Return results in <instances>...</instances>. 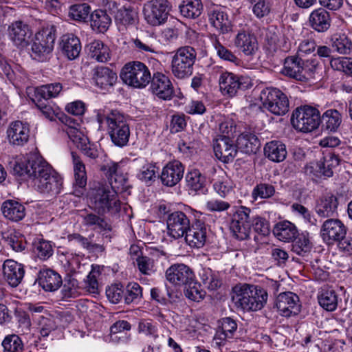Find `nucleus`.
I'll return each instance as SVG.
<instances>
[{"label":"nucleus","mask_w":352,"mask_h":352,"mask_svg":"<svg viewBox=\"0 0 352 352\" xmlns=\"http://www.w3.org/2000/svg\"><path fill=\"white\" fill-rule=\"evenodd\" d=\"M3 352H23L24 344L21 337L15 333L6 336L1 342Z\"/></svg>","instance_id":"49"},{"label":"nucleus","mask_w":352,"mask_h":352,"mask_svg":"<svg viewBox=\"0 0 352 352\" xmlns=\"http://www.w3.org/2000/svg\"><path fill=\"white\" fill-rule=\"evenodd\" d=\"M93 238L94 234L89 235L87 238L78 233H74L68 236L70 241H75L89 252H102L104 250V246L94 242Z\"/></svg>","instance_id":"44"},{"label":"nucleus","mask_w":352,"mask_h":352,"mask_svg":"<svg viewBox=\"0 0 352 352\" xmlns=\"http://www.w3.org/2000/svg\"><path fill=\"white\" fill-rule=\"evenodd\" d=\"M193 212L188 208L185 211H174L166 218L167 232L169 236L179 239L189 230Z\"/></svg>","instance_id":"12"},{"label":"nucleus","mask_w":352,"mask_h":352,"mask_svg":"<svg viewBox=\"0 0 352 352\" xmlns=\"http://www.w3.org/2000/svg\"><path fill=\"white\" fill-rule=\"evenodd\" d=\"M138 18V12L129 3L117 8V12L115 14V19L117 23L124 26L133 25L135 23Z\"/></svg>","instance_id":"40"},{"label":"nucleus","mask_w":352,"mask_h":352,"mask_svg":"<svg viewBox=\"0 0 352 352\" xmlns=\"http://www.w3.org/2000/svg\"><path fill=\"white\" fill-rule=\"evenodd\" d=\"M118 80L115 72L107 67H96L91 71V83L102 91H109Z\"/></svg>","instance_id":"18"},{"label":"nucleus","mask_w":352,"mask_h":352,"mask_svg":"<svg viewBox=\"0 0 352 352\" xmlns=\"http://www.w3.org/2000/svg\"><path fill=\"white\" fill-rule=\"evenodd\" d=\"M185 290V296L190 300L199 302L202 300L206 294L205 291L201 289V285L192 280V283H188Z\"/></svg>","instance_id":"63"},{"label":"nucleus","mask_w":352,"mask_h":352,"mask_svg":"<svg viewBox=\"0 0 352 352\" xmlns=\"http://www.w3.org/2000/svg\"><path fill=\"white\" fill-rule=\"evenodd\" d=\"M211 41L217 54L221 59L234 63L236 65H239L240 59L232 52L223 46L217 36H212Z\"/></svg>","instance_id":"48"},{"label":"nucleus","mask_w":352,"mask_h":352,"mask_svg":"<svg viewBox=\"0 0 352 352\" xmlns=\"http://www.w3.org/2000/svg\"><path fill=\"white\" fill-rule=\"evenodd\" d=\"M310 26L318 32H324L331 26V16L328 11L322 8L313 10L309 17Z\"/></svg>","instance_id":"29"},{"label":"nucleus","mask_w":352,"mask_h":352,"mask_svg":"<svg viewBox=\"0 0 352 352\" xmlns=\"http://www.w3.org/2000/svg\"><path fill=\"white\" fill-rule=\"evenodd\" d=\"M96 120L102 127L107 125V131L112 142L118 147L127 145L131 130L127 118L117 111H111L105 113L103 110H98L96 114Z\"/></svg>","instance_id":"4"},{"label":"nucleus","mask_w":352,"mask_h":352,"mask_svg":"<svg viewBox=\"0 0 352 352\" xmlns=\"http://www.w3.org/2000/svg\"><path fill=\"white\" fill-rule=\"evenodd\" d=\"M1 211L6 219L16 222L23 219L25 215V207L13 200L4 201L1 206Z\"/></svg>","instance_id":"37"},{"label":"nucleus","mask_w":352,"mask_h":352,"mask_svg":"<svg viewBox=\"0 0 352 352\" xmlns=\"http://www.w3.org/2000/svg\"><path fill=\"white\" fill-rule=\"evenodd\" d=\"M332 47L341 54H349L352 41L345 34H336L332 38Z\"/></svg>","instance_id":"52"},{"label":"nucleus","mask_w":352,"mask_h":352,"mask_svg":"<svg viewBox=\"0 0 352 352\" xmlns=\"http://www.w3.org/2000/svg\"><path fill=\"white\" fill-rule=\"evenodd\" d=\"M143 14L146 22L153 26L164 24L168 16L169 9L167 1H151L144 6Z\"/></svg>","instance_id":"13"},{"label":"nucleus","mask_w":352,"mask_h":352,"mask_svg":"<svg viewBox=\"0 0 352 352\" xmlns=\"http://www.w3.org/2000/svg\"><path fill=\"white\" fill-rule=\"evenodd\" d=\"M179 10L185 17L195 19L201 14L203 4L201 0H182Z\"/></svg>","instance_id":"46"},{"label":"nucleus","mask_w":352,"mask_h":352,"mask_svg":"<svg viewBox=\"0 0 352 352\" xmlns=\"http://www.w3.org/2000/svg\"><path fill=\"white\" fill-rule=\"evenodd\" d=\"M292 34V30L289 29L285 30L283 34L279 35L269 30L266 37L270 45H274V48H278L283 52H287L291 48Z\"/></svg>","instance_id":"36"},{"label":"nucleus","mask_w":352,"mask_h":352,"mask_svg":"<svg viewBox=\"0 0 352 352\" xmlns=\"http://www.w3.org/2000/svg\"><path fill=\"white\" fill-rule=\"evenodd\" d=\"M260 141L257 136L251 132L241 133L236 140V147L246 154L256 153L260 148Z\"/></svg>","instance_id":"35"},{"label":"nucleus","mask_w":352,"mask_h":352,"mask_svg":"<svg viewBox=\"0 0 352 352\" xmlns=\"http://www.w3.org/2000/svg\"><path fill=\"white\" fill-rule=\"evenodd\" d=\"M56 28L49 25L38 30L32 40V57L38 61H45L54 49Z\"/></svg>","instance_id":"6"},{"label":"nucleus","mask_w":352,"mask_h":352,"mask_svg":"<svg viewBox=\"0 0 352 352\" xmlns=\"http://www.w3.org/2000/svg\"><path fill=\"white\" fill-rule=\"evenodd\" d=\"M90 11L91 8L87 3H76L69 7V16L74 21L85 22Z\"/></svg>","instance_id":"54"},{"label":"nucleus","mask_w":352,"mask_h":352,"mask_svg":"<svg viewBox=\"0 0 352 352\" xmlns=\"http://www.w3.org/2000/svg\"><path fill=\"white\" fill-rule=\"evenodd\" d=\"M263 107L276 116L285 115L289 111V100L280 90L274 87L263 89L260 94Z\"/></svg>","instance_id":"10"},{"label":"nucleus","mask_w":352,"mask_h":352,"mask_svg":"<svg viewBox=\"0 0 352 352\" xmlns=\"http://www.w3.org/2000/svg\"><path fill=\"white\" fill-rule=\"evenodd\" d=\"M234 184L228 177H222L213 184L214 191L221 197H226L233 190Z\"/></svg>","instance_id":"58"},{"label":"nucleus","mask_w":352,"mask_h":352,"mask_svg":"<svg viewBox=\"0 0 352 352\" xmlns=\"http://www.w3.org/2000/svg\"><path fill=\"white\" fill-rule=\"evenodd\" d=\"M338 206L337 197L331 193H328L317 201L316 212L321 217H329L336 212Z\"/></svg>","instance_id":"32"},{"label":"nucleus","mask_w":352,"mask_h":352,"mask_svg":"<svg viewBox=\"0 0 352 352\" xmlns=\"http://www.w3.org/2000/svg\"><path fill=\"white\" fill-rule=\"evenodd\" d=\"M82 219L84 225L87 226L103 230H110V226L107 222L97 214L89 213L83 216Z\"/></svg>","instance_id":"61"},{"label":"nucleus","mask_w":352,"mask_h":352,"mask_svg":"<svg viewBox=\"0 0 352 352\" xmlns=\"http://www.w3.org/2000/svg\"><path fill=\"white\" fill-rule=\"evenodd\" d=\"M13 172L27 177L34 188L42 194L55 196L62 189V177L42 157L36 154L19 157Z\"/></svg>","instance_id":"1"},{"label":"nucleus","mask_w":352,"mask_h":352,"mask_svg":"<svg viewBox=\"0 0 352 352\" xmlns=\"http://www.w3.org/2000/svg\"><path fill=\"white\" fill-rule=\"evenodd\" d=\"M250 208L240 206L233 208L230 228L233 235L239 240H245L250 237L251 228L263 236L270 233V223L259 216L251 215Z\"/></svg>","instance_id":"2"},{"label":"nucleus","mask_w":352,"mask_h":352,"mask_svg":"<svg viewBox=\"0 0 352 352\" xmlns=\"http://www.w3.org/2000/svg\"><path fill=\"white\" fill-rule=\"evenodd\" d=\"M339 165L338 158L332 155L324 157L317 162L316 168L317 171L325 177H330L333 176V168Z\"/></svg>","instance_id":"47"},{"label":"nucleus","mask_w":352,"mask_h":352,"mask_svg":"<svg viewBox=\"0 0 352 352\" xmlns=\"http://www.w3.org/2000/svg\"><path fill=\"white\" fill-rule=\"evenodd\" d=\"M151 82V89L153 94L165 100L171 99L174 89L167 76L161 72H155Z\"/></svg>","instance_id":"20"},{"label":"nucleus","mask_w":352,"mask_h":352,"mask_svg":"<svg viewBox=\"0 0 352 352\" xmlns=\"http://www.w3.org/2000/svg\"><path fill=\"white\" fill-rule=\"evenodd\" d=\"M142 297V288L137 283H129L124 292V300L125 303H138Z\"/></svg>","instance_id":"56"},{"label":"nucleus","mask_w":352,"mask_h":352,"mask_svg":"<svg viewBox=\"0 0 352 352\" xmlns=\"http://www.w3.org/2000/svg\"><path fill=\"white\" fill-rule=\"evenodd\" d=\"M88 47L89 55L97 61L104 63L110 59L109 48L101 41L95 40L91 42Z\"/></svg>","instance_id":"42"},{"label":"nucleus","mask_w":352,"mask_h":352,"mask_svg":"<svg viewBox=\"0 0 352 352\" xmlns=\"http://www.w3.org/2000/svg\"><path fill=\"white\" fill-rule=\"evenodd\" d=\"M304 62L297 56H289L284 62L283 74L287 76L300 80Z\"/></svg>","instance_id":"41"},{"label":"nucleus","mask_w":352,"mask_h":352,"mask_svg":"<svg viewBox=\"0 0 352 352\" xmlns=\"http://www.w3.org/2000/svg\"><path fill=\"white\" fill-rule=\"evenodd\" d=\"M59 45L63 53L69 60L78 57L82 48L79 38L72 33L63 34L60 37Z\"/></svg>","instance_id":"26"},{"label":"nucleus","mask_w":352,"mask_h":352,"mask_svg":"<svg viewBox=\"0 0 352 352\" xmlns=\"http://www.w3.org/2000/svg\"><path fill=\"white\" fill-rule=\"evenodd\" d=\"M330 64L333 69L342 71L346 75L352 76V58H333L331 59Z\"/></svg>","instance_id":"60"},{"label":"nucleus","mask_w":352,"mask_h":352,"mask_svg":"<svg viewBox=\"0 0 352 352\" xmlns=\"http://www.w3.org/2000/svg\"><path fill=\"white\" fill-rule=\"evenodd\" d=\"M120 78L122 81L134 88L146 87L151 80V74L148 67L140 61H132L126 63L121 70Z\"/></svg>","instance_id":"7"},{"label":"nucleus","mask_w":352,"mask_h":352,"mask_svg":"<svg viewBox=\"0 0 352 352\" xmlns=\"http://www.w3.org/2000/svg\"><path fill=\"white\" fill-rule=\"evenodd\" d=\"M165 276L168 282L177 286L187 285L195 279L192 270L183 263H175L170 265L166 270Z\"/></svg>","instance_id":"17"},{"label":"nucleus","mask_w":352,"mask_h":352,"mask_svg":"<svg viewBox=\"0 0 352 352\" xmlns=\"http://www.w3.org/2000/svg\"><path fill=\"white\" fill-rule=\"evenodd\" d=\"M210 23L221 34L232 31V25L228 14L220 8H214L208 12Z\"/></svg>","instance_id":"28"},{"label":"nucleus","mask_w":352,"mask_h":352,"mask_svg":"<svg viewBox=\"0 0 352 352\" xmlns=\"http://www.w3.org/2000/svg\"><path fill=\"white\" fill-rule=\"evenodd\" d=\"M196 57L197 53L190 46L177 49L171 60V71L174 76L179 79L190 76L192 74Z\"/></svg>","instance_id":"8"},{"label":"nucleus","mask_w":352,"mask_h":352,"mask_svg":"<svg viewBox=\"0 0 352 352\" xmlns=\"http://www.w3.org/2000/svg\"><path fill=\"white\" fill-rule=\"evenodd\" d=\"M207 229L204 222L196 221L185 233V240L192 248H200L206 241Z\"/></svg>","instance_id":"24"},{"label":"nucleus","mask_w":352,"mask_h":352,"mask_svg":"<svg viewBox=\"0 0 352 352\" xmlns=\"http://www.w3.org/2000/svg\"><path fill=\"white\" fill-rule=\"evenodd\" d=\"M318 299L320 305L328 311H333L337 308L338 296L332 289L322 290Z\"/></svg>","instance_id":"51"},{"label":"nucleus","mask_w":352,"mask_h":352,"mask_svg":"<svg viewBox=\"0 0 352 352\" xmlns=\"http://www.w3.org/2000/svg\"><path fill=\"white\" fill-rule=\"evenodd\" d=\"M273 234L279 241L291 242L298 236V230L294 223L285 220L275 224L273 228Z\"/></svg>","instance_id":"30"},{"label":"nucleus","mask_w":352,"mask_h":352,"mask_svg":"<svg viewBox=\"0 0 352 352\" xmlns=\"http://www.w3.org/2000/svg\"><path fill=\"white\" fill-rule=\"evenodd\" d=\"M136 263L140 272L145 275H151L155 272L154 260L148 256H138Z\"/></svg>","instance_id":"64"},{"label":"nucleus","mask_w":352,"mask_h":352,"mask_svg":"<svg viewBox=\"0 0 352 352\" xmlns=\"http://www.w3.org/2000/svg\"><path fill=\"white\" fill-rule=\"evenodd\" d=\"M275 193L274 186L267 183L258 184L253 189L252 197L256 200L260 199H267L272 197Z\"/></svg>","instance_id":"62"},{"label":"nucleus","mask_w":352,"mask_h":352,"mask_svg":"<svg viewBox=\"0 0 352 352\" xmlns=\"http://www.w3.org/2000/svg\"><path fill=\"white\" fill-rule=\"evenodd\" d=\"M34 252L42 260H46L52 256L54 250L50 241L38 239L34 242Z\"/></svg>","instance_id":"57"},{"label":"nucleus","mask_w":352,"mask_h":352,"mask_svg":"<svg viewBox=\"0 0 352 352\" xmlns=\"http://www.w3.org/2000/svg\"><path fill=\"white\" fill-rule=\"evenodd\" d=\"M322 70V67L318 64L314 63H304L302 74L300 76V81H307L311 79L320 78L321 75L320 72Z\"/></svg>","instance_id":"59"},{"label":"nucleus","mask_w":352,"mask_h":352,"mask_svg":"<svg viewBox=\"0 0 352 352\" xmlns=\"http://www.w3.org/2000/svg\"><path fill=\"white\" fill-rule=\"evenodd\" d=\"M276 306L280 314L284 317L296 316L300 311L299 297L292 292L279 294L276 298Z\"/></svg>","instance_id":"16"},{"label":"nucleus","mask_w":352,"mask_h":352,"mask_svg":"<svg viewBox=\"0 0 352 352\" xmlns=\"http://www.w3.org/2000/svg\"><path fill=\"white\" fill-rule=\"evenodd\" d=\"M291 121L296 129L310 132L317 129L320 123V111L311 106L300 107L293 112Z\"/></svg>","instance_id":"9"},{"label":"nucleus","mask_w":352,"mask_h":352,"mask_svg":"<svg viewBox=\"0 0 352 352\" xmlns=\"http://www.w3.org/2000/svg\"><path fill=\"white\" fill-rule=\"evenodd\" d=\"M118 164L115 162H110L104 165L101 170L104 172L107 176L109 182L113 188L119 190L126 182L125 179L122 175H118Z\"/></svg>","instance_id":"43"},{"label":"nucleus","mask_w":352,"mask_h":352,"mask_svg":"<svg viewBox=\"0 0 352 352\" xmlns=\"http://www.w3.org/2000/svg\"><path fill=\"white\" fill-rule=\"evenodd\" d=\"M5 280L12 287H17L23 280L25 274L23 265L11 259L5 261L3 265Z\"/></svg>","instance_id":"22"},{"label":"nucleus","mask_w":352,"mask_h":352,"mask_svg":"<svg viewBox=\"0 0 352 352\" xmlns=\"http://www.w3.org/2000/svg\"><path fill=\"white\" fill-rule=\"evenodd\" d=\"M219 85L223 95L229 97L235 96L239 91L248 89L252 86L249 77L229 72H224L220 74Z\"/></svg>","instance_id":"11"},{"label":"nucleus","mask_w":352,"mask_h":352,"mask_svg":"<svg viewBox=\"0 0 352 352\" xmlns=\"http://www.w3.org/2000/svg\"><path fill=\"white\" fill-rule=\"evenodd\" d=\"M30 138V127L21 121H14L10 124L7 129V138L14 146H23Z\"/></svg>","instance_id":"21"},{"label":"nucleus","mask_w":352,"mask_h":352,"mask_svg":"<svg viewBox=\"0 0 352 352\" xmlns=\"http://www.w3.org/2000/svg\"><path fill=\"white\" fill-rule=\"evenodd\" d=\"M219 327L214 335L215 344L221 346L227 341L232 339L237 329V324L235 320L230 317L223 318L219 322Z\"/></svg>","instance_id":"25"},{"label":"nucleus","mask_w":352,"mask_h":352,"mask_svg":"<svg viewBox=\"0 0 352 352\" xmlns=\"http://www.w3.org/2000/svg\"><path fill=\"white\" fill-rule=\"evenodd\" d=\"M38 109L42 112L46 118L53 120L59 113V108L55 104H51L48 100H44L41 98L33 99Z\"/></svg>","instance_id":"53"},{"label":"nucleus","mask_w":352,"mask_h":352,"mask_svg":"<svg viewBox=\"0 0 352 352\" xmlns=\"http://www.w3.org/2000/svg\"><path fill=\"white\" fill-rule=\"evenodd\" d=\"M264 154L272 162H281L285 160L287 155L286 145L281 141L272 140L265 144Z\"/></svg>","instance_id":"33"},{"label":"nucleus","mask_w":352,"mask_h":352,"mask_svg":"<svg viewBox=\"0 0 352 352\" xmlns=\"http://www.w3.org/2000/svg\"><path fill=\"white\" fill-rule=\"evenodd\" d=\"M295 239L296 241L292 245V250L298 255L304 256L311 250L312 245L308 232L298 234Z\"/></svg>","instance_id":"55"},{"label":"nucleus","mask_w":352,"mask_h":352,"mask_svg":"<svg viewBox=\"0 0 352 352\" xmlns=\"http://www.w3.org/2000/svg\"><path fill=\"white\" fill-rule=\"evenodd\" d=\"M188 190L193 192H204L206 177L197 169L189 170L185 177Z\"/></svg>","instance_id":"39"},{"label":"nucleus","mask_w":352,"mask_h":352,"mask_svg":"<svg viewBox=\"0 0 352 352\" xmlns=\"http://www.w3.org/2000/svg\"><path fill=\"white\" fill-rule=\"evenodd\" d=\"M234 45L247 56L254 54L258 50L256 36L245 30H241L236 35Z\"/></svg>","instance_id":"27"},{"label":"nucleus","mask_w":352,"mask_h":352,"mask_svg":"<svg viewBox=\"0 0 352 352\" xmlns=\"http://www.w3.org/2000/svg\"><path fill=\"white\" fill-rule=\"evenodd\" d=\"M117 188L108 185L100 184L89 192L90 204L98 213L118 212L120 209V201L118 198Z\"/></svg>","instance_id":"5"},{"label":"nucleus","mask_w":352,"mask_h":352,"mask_svg":"<svg viewBox=\"0 0 352 352\" xmlns=\"http://www.w3.org/2000/svg\"><path fill=\"white\" fill-rule=\"evenodd\" d=\"M32 34L29 25L22 21L12 22L8 28L9 38L19 49H25L30 45Z\"/></svg>","instance_id":"15"},{"label":"nucleus","mask_w":352,"mask_h":352,"mask_svg":"<svg viewBox=\"0 0 352 352\" xmlns=\"http://www.w3.org/2000/svg\"><path fill=\"white\" fill-rule=\"evenodd\" d=\"M267 292L261 286L239 284L232 288V301L234 307L243 311L261 310L267 301Z\"/></svg>","instance_id":"3"},{"label":"nucleus","mask_w":352,"mask_h":352,"mask_svg":"<svg viewBox=\"0 0 352 352\" xmlns=\"http://www.w3.org/2000/svg\"><path fill=\"white\" fill-rule=\"evenodd\" d=\"M343 108L340 104L339 109H329L320 116V122L323 126L329 131L336 132L340 126L342 122Z\"/></svg>","instance_id":"34"},{"label":"nucleus","mask_w":352,"mask_h":352,"mask_svg":"<svg viewBox=\"0 0 352 352\" xmlns=\"http://www.w3.org/2000/svg\"><path fill=\"white\" fill-rule=\"evenodd\" d=\"M111 24V18L106 10H96L90 15V25L94 31L104 33Z\"/></svg>","instance_id":"38"},{"label":"nucleus","mask_w":352,"mask_h":352,"mask_svg":"<svg viewBox=\"0 0 352 352\" xmlns=\"http://www.w3.org/2000/svg\"><path fill=\"white\" fill-rule=\"evenodd\" d=\"M61 276L51 269H42L38 274L39 285L47 292L57 290L62 285Z\"/></svg>","instance_id":"31"},{"label":"nucleus","mask_w":352,"mask_h":352,"mask_svg":"<svg viewBox=\"0 0 352 352\" xmlns=\"http://www.w3.org/2000/svg\"><path fill=\"white\" fill-rule=\"evenodd\" d=\"M72 157L74 164L75 186L82 189L87 184L85 166L75 153H72Z\"/></svg>","instance_id":"45"},{"label":"nucleus","mask_w":352,"mask_h":352,"mask_svg":"<svg viewBox=\"0 0 352 352\" xmlns=\"http://www.w3.org/2000/svg\"><path fill=\"white\" fill-rule=\"evenodd\" d=\"M215 156L224 163L232 162L237 154L236 145L229 137H219L214 140Z\"/></svg>","instance_id":"19"},{"label":"nucleus","mask_w":352,"mask_h":352,"mask_svg":"<svg viewBox=\"0 0 352 352\" xmlns=\"http://www.w3.org/2000/svg\"><path fill=\"white\" fill-rule=\"evenodd\" d=\"M62 89V84L59 82L47 84L37 87L35 90L34 96H36V98H41L46 100L58 96Z\"/></svg>","instance_id":"50"},{"label":"nucleus","mask_w":352,"mask_h":352,"mask_svg":"<svg viewBox=\"0 0 352 352\" xmlns=\"http://www.w3.org/2000/svg\"><path fill=\"white\" fill-rule=\"evenodd\" d=\"M184 172V167L180 162H170L162 169L161 181L165 186H174L182 179Z\"/></svg>","instance_id":"23"},{"label":"nucleus","mask_w":352,"mask_h":352,"mask_svg":"<svg viewBox=\"0 0 352 352\" xmlns=\"http://www.w3.org/2000/svg\"><path fill=\"white\" fill-rule=\"evenodd\" d=\"M347 233V228L338 219H329L324 221L320 228V236L327 245L339 243Z\"/></svg>","instance_id":"14"}]
</instances>
